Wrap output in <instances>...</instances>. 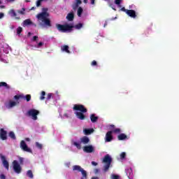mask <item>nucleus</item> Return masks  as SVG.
Masks as SVG:
<instances>
[{
  "label": "nucleus",
  "mask_w": 179,
  "mask_h": 179,
  "mask_svg": "<svg viewBox=\"0 0 179 179\" xmlns=\"http://www.w3.org/2000/svg\"><path fill=\"white\" fill-rule=\"evenodd\" d=\"M52 97V94L49 93L47 96L46 100H50Z\"/></svg>",
  "instance_id": "79ce46f5"
},
{
  "label": "nucleus",
  "mask_w": 179,
  "mask_h": 179,
  "mask_svg": "<svg viewBox=\"0 0 179 179\" xmlns=\"http://www.w3.org/2000/svg\"><path fill=\"white\" fill-rule=\"evenodd\" d=\"M80 143H83V145H87L90 142V138L89 137L84 136L82 138H80Z\"/></svg>",
  "instance_id": "2eb2a0df"
},
{
  "label": "nucleus",
  "mask_w": 179,
  "mask_h": 179,
  "mask_svg": "<svg viewBox=\"0 0 179 179\" xmlns=\"http://www.w3.org/2000/svg\"><path fill=\"white\" fill-rule=\"evenodd\" d=\"M28 36H31V32H29V33H28Z\"/></svg>",
  "instance_id": "bf43d9fd"
},
{
  "label": "nucleus",
  "mask_w": 179,
  "mask_h": 179,
  "mask_svg": "<svg viewBox=\"0 0 179 179\" xmlns=\"http://www.w3.org/2000/svg\"><path fill=\"white\" fill-rule=\"evenodd\" d=\"M73 171H78V173H81L83 177L80 179H87V172L83 169V168L80 167V166H73Z\"/></svg>",
  "instance_id": "39448f33"
},
{
  "label": "nucleus",
  "mask_w": 179,
  "mask_h": 179,
  "mask_svg": "<svg viewBox=\"0 0 179 179\" xmlns=\"http://www.w3.org/2000/svg\"><path fill=\"white\" fill-rule=\"evenodd\" d=\"M111 162H113V159L110 157L109 155H106L104 156L102 163H104L103 171V173H107L108 170H110V166H111Z\"/></svg>",
  "instance_id": "20e7f679"
},
{
  "label": "nucleus",
  "mask_w": 179,
  "mask_h": 179,
  "mask_svg": "<svg viewBox=\"0 0 179 179\" xmlns=\"http://www.w3.org/2000/svg\"><path fill=\"white\" fill-rule=\"evenodd\" d=\"M73 145L75 147L77 148V149H82V145H80V144L78 142H74Z\"/></svg>",
  "instance_id": "2f4dec72"
},
{
  "label": "nucleus",
  "mask_w": 179,
  "mask_h": 179,
  "mask_svg": "<svg viewBox=\"0 0 179 179\" xmlns=\"http://www.w3.org/2000/svg\"><path fill=\"white\" fill-rule=\"evenodd\" d=\"M83 132L85 135H90L94 132V129H84Z\"/></svg>",
  "instance_id": "aec40b11"
},
{
  "label": "nucleus",
  "mask_w": 179,
  "mask_h": 179,
  "mask_svg": "<svg viewBox=\"0 0 179 179\" xmlns=\"http://www.w3.org/2000/svg\"><path fill=\"white\" fill-rule=\"evenodd\" d=\"M27 177H29V178H33L34 177V176L33 175V171H31V170H29L27 172Z\"/></svg>",
  "instance_id": "cd10ccee"
},
{
  "label": "nucleus",
  "mask_w": 179,
  "mask_h": 179,
  "mask_svg": "<svg viewBox=\"0 0 179 179\" xmlns=\"http://www.w3.org/2000/svg\"><path fill=\"white\" fill-rule=\"evenodd\" d=\"M22 31H23V28H22L21 27H19L17 29V34H20V33H22Z\"/></svg>",
  "instance_id": "473e14b6"
},
{
  "label": "nucleus",
  "mask_w": 179,
  "mask_h": 179,
  "mask_svg": "<svg viewBox=\"0 0 179 179\" xmlns=\"http://www.w3.org/2000/svg\"><path fill=\"white\" fill-rule=\"evenodd\" d=\"M109 128H110V129H111L113 131V129H115V125L110 124Z\"/></svg>",
  "instance_id": "c03bdc74"
},
{
  "label": "nucleus",
  "mask_w": 179,
  "mask_h": 179,
  "mask_svg": "<svg viewBox=\"0 0 179 179\" xmlns=\"http://www.w3.org/2000/svg\"><path fill=\"white\" fill-rule=\"evenodd\" d=\"M43 1H44V0H38L36 1V6H37V8H38V6H41V2H43Z\"/></svg>",
  "instance_id": "f704fd0d"
},
{
  "label": "nucleus",
  "mask_w": 179,
  "mask_h": 179,
  "mask_svg": "<svg viewBox=\"0 0 179 179\" xmlns=\"http://www.w3.org/2000/svg\"><path fill=\"white\" fill-rule=\"evenodd\" d=\"M35 9V8L34 7H32L31 8V10H34Z\"/></svg>",
  "instance_id": "052dcab7"
},
{
  "label": "nucleus",
  "mask_w": 179,
  "mask_h": 179,
  "mask_svg": "<svg viewBox=\"0 0 179 179\" xmlns=\"http://www.w3.org/2000/svg\"><path fill=\"white\" fill-rule=\"evenodd\" d=\"M112 179H120V176L118 175H112Z\"/></svg>",
  "instance_id": "37998d69"
},
{
  "label": "nucleus",
  "mask_w": 179,
  "mask_h": 179,
  "mask_svg": "<svg viewBox=\"0 0 179 179\" xmlns=\"http://www.w3.org/2000/svg\"><path fill=\"white\" fill-rule=\"evenodd\" d=\"M8 136H10L11 138V139H16V136L15 135V132L13 131H10L8 134Z\"/></svg>",
  "instance_id": "c85d7f7f"
},
{
  "label": "nucleus",
  "mask_w": 179,
  "mask_h": 179,
  "mask_svg": "<svg viewBox=\"0 0 179 179\" xmlns=\"http://www.w3.org/2000/svg\"><path fill=\"white\" fill-rule=\"evenodd\" d=\"M19 162H20V165L23 164V162H24V159L23 157H20L19 158Z\"/></svg>",
  "instance_id": "4c0bfd02"
},
{
  "label": "nucleus",
  "mask_w": 179,
  "mask_h": 179,
  "mask_svg": "<svg viewBox=\"0 0 179 179\" xmlns=\"http://www.w3.org/2000/svg\"><path fill=\"white\" fill-rule=\"evenodd\" d=\"M19 104V101H10L8 106H7L8 108H13V107H15V106H17Z\"/></svg>",
  "instance_id": "412c9836"
},
{
  "label": "nucleus",
  "mask_w": 179,
  "mask_h": 179,
  "mask_svg": "<svg viewBox=\"0 0 179 179\" xmlns=\"http://www.w3.org/2000/svg\"><path fill=\"white\" fill-rule=\"evenodd\" d=\"M78 8H79V5L78 4H77L76 3L73 4V10H76V9H78Z\"/></svg>",
  "instance_id": "c9c22d12"
},
{
  "label": "nucleus",
  "mask_w": 179,
  "mask_h": 179,
  "mask_svg": "<svg viewBox=\"0 0 179 179\" xmlns=\"http://www.w3.org/2000/svg\"><path fill=\"white\" fill-rule=\"evenodd\" d=\"M3 17V13H0V19H2Z\"/></svg>",
  "instance_id": "864d4df0"
},
{
  "label": "nucleus",
  "mask_w": 179,
  "mask_h": 179,
  "mask_svg": "<svg viewBox=\"0 0 179 179\" xmlns=\"http://www.w3.org/2000/svg\"><path fill=\"white\" fill-rule=\"evenodd\" d=\"M38 114H40V111L36 109H31L28 111V115H29V117H31L34 121H36Z\"/></svg>",
  "instance_id": "0eeeda50"
},
{
  "label": "nucleus",
  "mask_w": 179,
  "mask_h": 179,
  "mask_svg": "<svg viewBox=\"0 0 179 179\" xmlns=\"http://www.w3.org/2000/svg\"><path fill=\"white\" fill-rule=\"evenodd\" d=\"M114 139V137H113V131H109L106 133V137H105V141L106 142H111Z\"/></svg>",
  "instance_id": "ddd939ff"
},
{
  "label": "nucleus",
  "mask_w": 179,
  "mask_h": 179,
  "mask_svg": "<svg viewBox=\"0 0 179 179\" xmlns=\"http://www.w3.org/2000/svg\"><path fill=\"white\" fill-rule=\"evenodd\" d=\"M8 14L11 16V17H15L16 20H20V17L17 15V13L15 11V10L11 9L8 11Z\"/></svg>",
  "instance_id": "4468645a"
},
{
  "label": "nucleus",
  "mask_w": 179,
  "mask_h": 179,
  "mask_svg": "<svg viewBox=\"0 0 179 179\" xmlns=\"http://www.w3.org/2000/svg\"><path fill=\"white\" fill-rule=\"evenodd\" d=\"M110 6L112 8V9H113V10H116L115 6L113 3L110 4Z\"/></svg>",
  "instance_id": "de8ad7c7"
},
{
  "label": "nucleus",
  "mask_w": 179,
  "mask_h": 179,
  "mask_svg": "<svg viewBox=\"0 0 179 179\" xmlns=\"http://www.w3.org/2000/svg\"><path fill=\"white\" fill-rule=\"evenodd\" d=\"M121 134V129L117 128L113 130H112V134Z\"/></svg>",
  "instance_id": "c756f323"
},
{
  "label": "nucleus",
  "mask_w": 179,
  "mask_h": 179,
  "mask_svg": "<svg viewBox=\"0 0 179 179\" xmlns=\"http://www.w3.org/2000/svg\"><path fill=\"white\" fill-rule=\"evenodd\" d=\"M0 139L1 141H6L8 139V131L3 129H0Z\"/></svg>",
  "instance_id": "9d476101"
},
{
  "label": "nucleus",
  "mask_w": 179,
  "mask_h": 179,
  "mask_svg": "<svg viewBox=\"0 0 179 179\" xmlns=\"http://www.w3.org/2000/svg\"><path fill=\"white\" fill-rule=\"evenodd\" d=\"M12 164L13 170H14L15 173L20 174L22 173V166L19 164V162L17 160H14Z\"/></svg>",
  "instance_id": "423d86ee"
},
{
  "label": "nucleus",
  "mask_w": 179,
  "mask_h": 179,
  "mask_svg": "<svg viewBox=\"0 0 179 179\" xmlns=\"http://www.w3.org/2000/svg\"><path fill=\"white\" fill-rule=\"evenodd\" d=\"M25 141H27V142H30V139L29 138H26Z\"/></svg>",
  "instance_id": "5fc2aeb1"
},
{
  "label": "nucleus",
  "mask_w": 179,
  "mask_h": 179,
  "mask_svg": "<svg viewBox=\"0 0 179 179\" xmlns=\"http://www.w3.org/2000/svg\"><path fill=\"white\" fill-rule=\"evenodd\" d=\"M126 173H127V176H128V178L132 179V176L134 175V173H132V169H127L126 170Z\"/></svg>",
  "instance_id": "b1692460"
},
{
  "label": "nucleus",
  "mask_w": 179,
  "mask_h": 179,
  "mask_svg": "<svg viewBox=\"0 0 179 179\" xmlns=\"http://www.w3.org/2000/svg\"><path fill=\"white\" fill-rule=\"evenodd\" d=\"M62 51L64 52H67V54H71V51H69V46L64 45L61 47Z\"/></svg>",
  "instance_id": "a211bd4d"
},
{
  "label": "nucleus",
  "mask_w": 179,
  "mask_h": 179,
  "mask_svg": "<svg viewBox=\"0 0 179 179\" xmlns=\"http://www.w3.org/2000/svg\"><path fill=\"white\" fill-rule=\"evenodd\" d=\"M17 13L19 15H26V8H22L21 10H17Z\"/></svg>",
  "instance_id": "bb28decb"
},
{
  "label": "nucleus",
  "mask_w": 179,
  "mask_h": 179,
  "mask_svg": "<svg viewBox=\"0 0 179 179\" xmlns=\"http://www.w3.org/2000/svg\"><path fill=\"white\" fill-rule=\"evenodd\" d=\"M122 0H115V3L116 4V5H121V1H122Z\"/></svg>",
  "instance_id": "ea45409f"
},
{
  "label": "nucleus",
  "mask_w": 179,
  "mask_h": 179,
  "mask_svg": "<svg viewBox=\"0 0 179 179\" xmlns=\"http://www.w3.org/2000/svg\"><path fill=\"white\" fill-rule=\"evenodd\" d=\"M30 24H33V22H31V20L30 19H27L24 20L22 22V26H30Z\"/></svg>",
  "instance_id": "4be33fe9"
},
{
  "label": "nucleus",
  "mask_w": 179,
  "mask_h": 179,
  "mask_svg": "<svg viewBox=\"0 0 179 179\" xmlns=\"http://www.w3.org/2000/svg\"><path fill=\"white\" fill-rule=\"evenodd\" d=\"M56 27L59 31H61L62 33H71L73 29H76V30H80L82 27H83V24L78 23L76 25H73V24H56Z\"/></svg>",
  "instance_id": "f03ea898"
},
{
  "label": "nucleus",
  "mask_w": 179,
  "mask_h": 179,
  "mask_svg": "<svg viewBox=\"0 0 179 179\" xmlns=\"http://www.w3.org/2000/svg\"><path fill=\"white\" fill-rule=\"evenodd\" d=\"M108 23H107V21L105 22L103 27H106V26H107Z\"/></svg>",
  "instance_id": "4d7b16f0"
},
{
  "label": "nucleus",
  "mask_w": 179,
  "mask_h": 179,
  "mask_svg": "<svg viewBox=\"0 0 179 179\" xmlns=\"http://www.w3.org/2000/svg\"><path fill=\"white\" fill-rule=\"evenodd\" d=\"M92 179H97V178L93 177V178H92Z\"/></svg>",
  "instance_id": "e2e57ef3"
},
{
  "label": "nucleus",
  "mask_w": 179,
  "mask_h": 179,
  "mask_svg": "<svg viewBox=\"0 0 179 179\" xmlns=\"http://www.w3.org/2000/svg\"><path fill=\"white\" fill-rule=\"evenodd\" d=\"M36 148H38V149H43V145L40 144V143H38V142L36 143Z\"/></svg>",
  "instance_id": "72a5a7b5"
},
{
  "label": "nucleus",
  "mask_w": 179,
  "mask_h": 179,
  "mask_svg": "<svg viewBox=\"0 0 179 179\" xmlns=\"http://www.w3.org/2000/svg\"><path fill=\"white\" fill-rule=\"evenodd\" d=\"M0 87H6V89H10V85H8V83L5 82H0Z\"/></svg>",
  "instance_id": "393cba45"
},
{
  "label": "nucleus",
  "mask_w": 179,
  "mask_h": 179,
  "mask_svg": "<svg viewBox=\"0 0 179 179\" xmlns=\"http://www.w3.org/2000/svg\"><path fill=\"white\" fill-rule=\"evenodd\" d=\"M66 19H67L69 22H72L73 21V19H75V15L73 14V13H69L66 17Z\"/></svg>",
  "instance_id": "f3484780"
},
{
  "label": "nucleus",
  "mask_w": 179,
  "mask_h": 179,
  "mask_svg": "<svg viewBox=\"0 0 179 179\" xmlns=\"http://www.w3.org/2000/svg\"><path fill=\"white\" fill-rule=\"evenodd\" d=\"M88 0H83L84 3H87Z\"/></svg>",
  "instance_id": "6e6d98bb"
},
{
  "label": "nucleus",
  "mask_w": 179,
  "mask_h": 179,
  "mask_svg": "<svg viewBox=\"0 0 179 179\" xmlns=\"http://www.w3.org/2000/svg\"><path fill=\"white\" fill-rule=\"evenodd\" d=\"M83 13V8L82 7H78L77 10V15L78 17H82V14Z\"/></svg>",
  "instance_id": "a878e982"
},
{
  "label": "nucleus",
  "mask_w": 179,
  "mask_h": 179,
  "mask_svg": "<svg viewBox=\"0 0 179 179\" xmlns=\"http://www.w3.org/2000/svg\"><path fill=\"white\" fill-rule=\"evenodd\" d=\"M126 94H128V92H126Z\"/></svg>",
  "instance_id": "0e129e2a"
},
{
  "label": "nucleus",
  "mask_w": 179,
  "mask_h": 179,
  "mask_svg": "<svg viewBox=\"0 0 179 179\" xmlns=\"http://www.w3.org/2000/svg\"><path fill=\"white\" fill-rule=\"evenodd\" d=\"M120 10H122V12H125V13H128V10L126 9L124 7H122Z\"/></svg>",
  "instance_id": "a18cd8bd"
},
{
  "label": "nucleus",
  "mask_w": 179,
  "mask_h": 179,
  "mask_svg": "<svg viewBox=\"0 0 179 179\" xmlns=\"http://www.w3.org/2000/svg\"><path fill=\"white\" fill-rule=\"evenodd\" d=\"M0 178L1 179H6V176H5L3 174L0 175Z\"/></svg>",
  "instance_id": "8fccbe9b"
},
{
  "label": "nucleus",
  "mask_w": 179,
  "mask_h": 179,
  "mask_svg": "<svg viewBox=\"0 0 179 179\" xmlns=\"http://www.w3.org/2000/svg\"><path fill=\"white\" fill-rule=\"evenodd\" d=\"M127 15L133 19H136V12L134 10H128Z\"/></svg>",
  "instance_id": "dca6fc26"
},
{
  "label": "nucleus",
  "mask_w": 179,
  "mask_h": 179,
  "mask_svg": "<svg viewBox=\"0 0 179 179\" xmlns=\"http://www.w3.org/2000/svg\"><path fill=\"white\" fill-rule=\"evenodd\" d=\"M20 146L22 150H23L24 152H28V153H31V149L29 148L27 144H26V142H24V141H21Z\"/></svg>",
  "instance_id": "6e6552de"
},
{
  "label": "nucleus",
  "mask_w": 179,
  "mask_h": 179,
  "mask_svg": "<svg viewBox=\"0 0 179 179\" xmlns=\"http://www.w3.org/2000/svg\"><path fill=\"white\" fill-rule=\"evenodd\" d=\"M15 100H19V99H24V100H26L27 101H30L31 100V95L30 94H27V95H15L14 96Z\"/></svg>",
  "instance_id": "1a4fd4ad"
},
{
  "label": "nucleus",
  "mask_w": 179,
  "mask_h": 179,
  "mask_svg": "<svg viewBox=\"0 0 179 179\" xmlns=\"http://www.w3.org/2000/svg\"><path fill=\"white\" fill-rule=\"evenodd\" d=\"M0 157L3 163V166L5 167V169L9 170V162L8 160H6V157H5V156H3L2 154H0Z\"/></svg>",
  "instance_id": "9b49d317"
},
{
  "label": "nucleus",
  "mask_w": 179,
  "mask_h": 179,
  "mask_svg": "<svg viewBox=\"0 0 179 179\" xmlns=\"http://www.w3.org/2000/svg\"><path fill=\"white\" fill-rule=\"evenodd\" d=\"M127 156V154L125 153V152H122L121 154H120V159H125V157Z\"/></svg>",
  "instance_id": "e433bc0d"
},
{
  "label": "nucleus",
  "mask_w": 179,
  "mask_h": 179,
  "mask_svg": "<svg viewBox=\"0 0 179 179\" xmlns=\"http://www.w3.org/2000/svg\"><path fill=\"white\" fill-rule=\"evenodd\" d=\"M90 120H91V122L93 123L97 122V120H99V117L96 116L95 114H92L90 115Z\"/></svg>",
  "instance_id": "5701e85b"
},
{
  "label": "nucleus",
  "mask_w": 179,
  "mask_h": 179,
  "mask_svg": "<svg viewBox=\"0 0 179 179\" xmlns=\"http://www.w3.org/2000/svg\"><path fill=\"white\" fill-rule=\"evenodd\" d=\"M37 40H38V36H34L32 38L31 41H37Z\"/></svg>",
  "instance_id": "58836bf2"
},
{
  "label": "nucleus",
  "mask_w": 179,
  "mask_h": 179,
  "mask_svg": "<svg viewBox=\"0 0 179 179\" xmlns=\"http://www.w3.org/2000/svg\"><path fill=\"white\" fill-rule=\"evenodd\" d=\"M50 13L46 11H43L36 15V19L41 27H51V20H50Z\"/></svg>",
  "instance_id": "f257e3e1"
},
{
  "label": "nucleus",
  "mask_w": 179,
  "mask_h": 179,
  "mask_svg": "<svg viewBox=\"0 0 179 179\" xmlns=\"http://www.w3.org/2000/svg\"><path fill=\"white\" fill-rule=\"evenodd\" d=\"M43 10H48L47 8H43Z\"/></svg>",
  "instance_id": "680f3d73"
},
{
  "label": "nucleus",
  "mask_w": 179,
  "mask_h": 179,
  "mask_svg": "<svg viewBox=\"0 0 179 179\" xmlns=\"http://www.w3.org/2000/svg\"><path fill=\"white\" fill-rule=\"evenodd\" d=\"M118 141H125V139H128V136L125 134H120L117 136Z\"/></svg>",
  "instance_id": "6ab92c4d"
},
{
  "label": "nucleus",
  "mask_w": 179,
  "mask_h": 179,
  "mask_svg": "<svg viewBox=\"0 0 179 179\" xmlns=\"http://www.w3.org/2000/svg\"><path fill=\"white\" fill-rule=\"evenodd\" d=\"M83 152L85 153H93V152H94V147H93V145L84 146Z\"/></svg>",
  "instance_id": "f8f14e48"
},
{
  "label": "nucleus",
  "mask_w": 179,
  "mask_h": 179,
  "mask_svg": "<svg viewBox=\"0 0 179 179\" xmlns=\"http://www.w3.org/2000/svg\"><path fill=\"white\" fill-rule=\"evenodd\" d=\"M8 1V2H13V1H15V0H7Z\"/></svg>",
  "instance_id": "13d9d810"
},
{
  "label": "nucleus",
  "mask_w": 179,
  "mask_h": 179,
  "mask_svg": "<svg viewBox=\"0 0 179 179\" xmlns=\"http://www.w3.org/2000/svg\"><path fill=\"white\" fill-rule=\"evenodd\" d=\"M92 66H96L97 65V62L95 60H93L92 62L91 63Z\"/></svg>",
  "instance_id": "a19ab883"
},
{
  "label": "nucleus",
  "mask_w": 179,
  "mask_h": 179,
  "mask_svg": "<svg viewBox=\"0 0 179 179\" xmlns=\"http://www.w3.org/2000/svg\"><path fill=\"white\" fill-rule=\"evenodd\" d=\"M0 3H1V1H0Z\"/></svg>",
  "instance_id": "69168bd1"
},
{
  "label": "nucleus",
  "mask_w": 179,
  "mask_h": 179,
  "mask_svg": "<svg viewBox=\"0 0 179 179\" xmlns=\"http://www.w3.org/2000/svg\"><path fill=\"white\" fill-rule=\"evenodd\" d=\"M42 45H44V43H43V42H39V43H38L37 48H40V47H41Z\"/></svg>",
  "instance_id": "49530a36"
},
{
  "label": "nucleus",
  "mask_w": 179,
  "mask_h": 179,
  "mask_svg": "<svg viewBox=\"0 0 179 179\" xmlns=\"http://www.w3.org/2000/svg\"><path fill=\"white\" fill-rule=\"evenodd\" d=\"M45 99V92L42 91L41 97H40V100H44Z\"/></svg>",
  "instance_id": "7c9ffc66"
},
{
  "label": "nucleus",
  "mask_w": 179,
  "mask_h": 179,
  "mask_svg": "<svg viewBox=\"0 0 179 179\" xmlns=\"http://www.w3.org/2000/svg\"><path fill=\"white\" fill-rule=\"evenodd\" d=\"M96 0H91V3H92V5H94V1H95Z\"/></svg>",
  "instance_id": "603ef678"
},
{
  "label": "nucleus",
  "mask_w": 179,
  "mask_h": 179,
  "mask_svg": "<svg viewBox=\"0 0 179 179\" xmlns=\"http://www.w3.org/2000/svg\"><path fill=\"white\" fill-rule=\"evenodd\" d=\"M76 3H77V5H80L82 3V0H76Z\"/></svg>",
  "instance_id": "09e8293b"
},
{
  "label": "nucleus",
  "mask_w": 179,
  "mask_h": 179,
  "mask_svg": "<svg viewBox=\"0 0 179 179\" xmlns=\"http://www.w3.org/2000/svg\"><path fill=\"white\" fill-rule=\"evenodd\" d=\"M73 111H80L76 112V115L78 120L83 121L86 120V115L83 114L84 113H87V108L85 107V106L82 104H75L73 107Z\"/></svg>",
  "instance_id": "7ed1b4c3"
},
{
  "label": "nucleus",
  "mask_w": 179,
  "mask_h": 179,
  "mask_svg": "<svg viewBox=\"0 0 179 179\" xmlns=\"http://www.w3.org/2000/svg\"><path fill=\"white\" fill-rule=\"evenodd\" d=\"M92 166H97V164H97V162H96L94 161H92Z\"/></svg>",
  "instance_id": "3c124183"
}]
</instances>
